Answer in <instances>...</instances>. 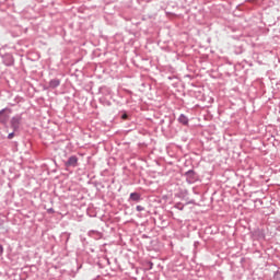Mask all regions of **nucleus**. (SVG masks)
I'll return each mask as SVG.
<instances>
[{"label": "nucleus", "mask_w": 280, "mask_h": 280, "mask_svg": "<svg viewBox=\"0 0 280 280\" xmlns=\"http://www.w3.org/2000/svg\"><path fill=\"white\" fill-rule=\"evenodd\" d=\"M78 165V158L75 155L70 156L69 160L66 162L67 167H75Z\"/></svg>", "instance_id": "nucleus-1"}, {"label": "nucleus", "mask_w": 280, "mask_h": 280, "mask_svg": "<svg viewBox=\"0 0 280 280\" xmlns=\"http://www.w3.org/2000/svg\"><path fill=\"white\" fill-rule=\"evenodd\" d=\"M9 118H10V116L8 114H5V109H2L0 112V121L2 124H5V121H8Z\"/></svg>", "instance_id": "nucleus-2"}, {"label": "nucleus", "mask_w": 280, "mask_h": 280, "mask_svg": "<svg viewBox=\"0 0 280 280\" xmlns=\"http://www.w3.org/2000/svg\"><path fill=\"white\" fill-rule=\"evenodd\" d=\"M49 85L51 89H56L57 86H60V80L54 79L50 81Z\"/></svg>", "instance_id": "nucleus-3"}, {"label": "nucleus", "mask_w": 280, "mask_h": 280, "mask_svg": "<svg viewBox=\"0 0 280 280\" xmlns=\"http://www.w3.org/2000/svg\"><path fill=\"white\" fill-rule=\"evenodd\" d=\"M179 124H183L184 126H187L189 124V119L185 117V115H180L178 118Z\"/></svg>", "instance_id": "nucleus-4"}, {"label": "nucleus", "mask_w": 280, "mask_h": 280, "mask_svg": "<svg viewBox=\"0 0 280 280\" xmlns=\"http://www.w3.org/2000/svg\"><path fill=\"white\" fill-rule=\"evenodd\" d=\"M130 198H131V200H139V194L132 192V194L130 195Z\"/></svg>", "instance_id": "nucleus-5"}, {"label": "nucleus", "mask_w": 280, "mask_h": 280, "mask_svg": "<svg viewBox=\"0 0 280 280\" xmlns=\"http://www.w3.org/2000/svg\"><path fill=\"white\" fill-rule=\"evenodd\" d=\"M192 174H194V171H188V172L186 173V176H192Z\"/></svg>", "instance_id": "nucleus-6"}, {"label": "nucleus", "mask_w": 280, "mask_h": 280, "mask_svg": "<svg viewBox=\"0 0 280 280\" xmlns=\"http://www.w3.org/2000/svg\"><path fill=\"white\" fill-rule=\"evenodd\" d=\"M1 255H3V246L2 245H0V257H1Z\"/></svg>", "instance_id": "nucleus-7"}, {"label": "nucleus", "mask_w": 280, "mask_h": 280, "mask_svg": "<svg viewBox=\"0 0 280 280\" xmlns=\"http://www.w3.org/2000/svg\"><path fill=\"white\" fill-rule=\"evenodd\" d=\"M14 138V133H9L8 139H13Z\"/></svg>", "instance_id": "nucleus-8"}, {"label": "nucleus", "mask_w": 280, "mask_h": 280, "mask_svg": "<svg viewBox=\"0 0 280 280\" xmlns=\"http://www.w3.org/2000/svg\"><path fill=\"white\" fill-rule=\"evenodd\" d=\"M137 210H138V211H141V206H138V207H137Z\"/></svg>", "instance_id": "nucleus-9"}, {"label": "nucleus", "mask_w": 280, "mask_h": 280, "mask_svg": "<svg viewBox=\"0 0 280 280\" xmlns=\"http://www.w3.org/2000/svg\"><path fill=\"white\" fill-rule=\"evenodd\" d=\"M126 117H128L127 115H124L122 118L126 119Z\"/></svg>", "instance_id": "nucleus-10"}]
</instances>
